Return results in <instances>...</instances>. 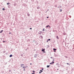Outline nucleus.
Masks as SVG:
<instances>
[{"instance_id": "f257e3e1", "label": "nucleus", "mask_w": 74, "mask_h": 74, "mask_svg": "<svg viewBox=\"0 0 74 74\" xmlns=\"http://www.w3.org/2000/svg\"><path fill=\"white\" fill-rule=\"evenodd\" d=\"M37 56V54H35L34 55V57L35 58H36Z\"/></svg>"}, {"instance_id": "f03ea898", "label": "nucleus", "mask_w": 74, "mask_h": 74, "mask_svg": "<svg viewBox=\"0 0 74 74\" xmlns=\"http://www.w3.org/2000/svg\"><path fill=\"white\" fill-rule=\"evenodd\" d=\"M12 56H12V55L11 54V55H10V56H9V57H10V58H11V57H12Z\"/></svg>"}, {"instance_id": "7ed1b4c3", "label": "nucleus", "mask_w": 74, "mask_h": 74, "mask_svg": "<svg viewBox=\"0 0 74 74\" xmlns=\"http://www.w3.org/2000/svg\"><path fill=\"white\" fill-rule=\"evenodd\" d=\"M41 33H42V32H39V34H41Z\"/></svg>"}, {"instance_id": "20e7f679", "label": "nucleus", "mask_w": 74, "mask_h": 74, "mask_svg": "<svg viewBox=\"0 0 74 74\" xmlns=\"http://www.w3.org/2000/svg\"><path fill=\"white\" fill-rule=\"evenodd\" d=\"M2 10H3V11H5V9L4 8H2Z\"/></svg>"}, {"instance_id": "39448f33", "label": "nucleus", "mask_w": 74, "mask_h": 74, "mask_svg": "<svg viewBox=\"0 0 74 74\" xmlns=\"http://www.w3.org/2000/svg\"><path fill=\"white\" fill-rule=\"evenodd\" d=\"M45 51V49H43L42 50V52H44Z\"/></svg>"}, {"instance_id": "423d86ee", "label": "nucleus", "mask_w": 74, "mask_h": 74, "mask_svg": "<svg viewBox=\"0 0 74 74\" xmlns=\"http://www.w3.org/2000/svg\"><path fill=\"white\" fill-rule=\"evenodd\" d=\"M10 4H11L10 3H7V5H10Z\"/></svg>"}, {"instance_id": "0eeeda50", "label": "nucleus", "mask_w": 74, "mask_h": 74, "mask_svg": "<svg viewBox=\"0 0 74 74\" xmlns=\"http://www.w3.org/2000/svg\"><path fill=\"white\" fill-rule=\"evenodd\" d=\"M4 31L3 30H1L0 32V34L1 33L3 32Z\"/></svg>"}, {"instance_id": "6e6552de", "label": "nucleus", "mask_w": 74, "mask_h": 74, "mask_svg": "<svg viewBox=\"0 0 74 74\" xmlns=\"http://www.w3.org/2000/svg\"><path fill=\"white\" fill-rule=\"evenodd\" d=\"M50 27V26H49V25H48L47 26H46V27H47H47Z\"/></svg>"}, {"instance_id": "1a4fd4ad", "label": "nucleus", "mask_w": 74, "mask_h": 74, "mask_svg": "<svg viewBox=\"0 0 74 74\" xmlns=\"http://www.w3.org/2000/svg\"><path fill=\"white\" fill-rule=\"evenodd\" d=\"M56 38L57 39H59V37H58V36H56Z\"/></svg>"}, {"instance_id": "9d476101", "label": "nucleus", "mask_w": 74, "mask_h": 74, "mask_svg": "<svg viewBox=\"0 0 74 74\" xmlns=\"http://www.w3.org/2000/svg\"><path fill=\"white\" fill-rule=\"evenodd\" d=\"M56 49H55V48H53V51H56Z\"/></svg>"}, {"instance_id": "9b49d317", "label": "nucleus", "mask_w": 74, "mask_h": 74, "mask_svg": "<svg viewBox=\"0 0 74 74\" xmlns=\"http://www.w3.org/2000/svg\"><path fill=\"white\" fill-rule=\"evenodd\" d=\"M50 66V65H47V68H48V67H49Z\"/></svg>"}, {"instance_id": "f8f14e48", "label": "nucleus", "mask_w": 74, "mask_h": 74, "mask_svg": "<svg viewBox=\"0 0 74 74\" xmlns=\"http://www.w3.org/2000/svg\"><path fill=\"white\" fill-rule=\"evenodd\" d=\"M22 66H24V64H21V67H22Z\"/></svg>"}, {"instance_id": "ddd939ff", "label": "nucleus", "mask_w": 74, "mask_h": 74, "mask_svg": "<svg viewBox=\"0 0 74 74\" xmlns=\"http://www.w3.org/2000/svg\"><path fill=\"white\" fill-rule=\"evenodd\" d=\"M27 16H30V14H29L27 13Z\"/></svg>"}, {"instance_id": "4468645a", "label": "nucleus", "mask_w": 74, "mask_h": 74, "mask_svg": "<svg viewBox=\"0 0 74 74\" xmlns=\"http://www.w3.org/2000/svg\"><path fill=\"white\" fill-rule=\"evenodd\" d=\"M45 29H44V28L43 29H42V32H44V31H45Z\"/></svg>"}, {"instance_id": "2eb2a0df", "label": "nucleus", "mask_w": 74, "mask_h": 74, "mask_svg": "<svg viewBox=\"0 0 74 74\" xmlns=\"http://www.w3.org/2000/svg\"><path fill=\"white\" fill-rule=\"evenodd\" d=\"M37 9H40V7H39V6H38L37 7Z\"/></svg>"}, {"instance_id": "dca6fc26", "label": "nucleus", "mask_w": 74, "mask_h": 74, "mask_svg": "<svg viewBox=\"0 0 74 74\" xmlns=\"http://www.w3.org/2000/svg\"><path fill=\"white\" fill-rule=\"evenodd\" d=\"M23 68H24V69H26V67H24V66H23Z\"/></svg>"}, {"instance_id": "f3484780", "label": "nucleus", "mask_w": 74, "mask_h": 74, "mask_svg": "<svg viewBox=\"0 0 74 74\" xmlns=\"http://www.w3.org/2000/svg\"><path fill=\"white\" fill-rule=\"evenodd\" d=\"M61 6H60V5H59V7H58V8H61Z\"/></svg>"}, {"instance_id": "a211bd4d", "label": "nucleus", "mask_w": 74, "mask_h": 74, "mask_svg": "<svg viewBox=\"0 0 74 74\" xmlns=\"http://www.w3.org/2000/svg\"><path fill=\"white\" fill-rule=\"evenodd\" d=\"M2 35H3V36H4V35H5V34H2Z\"/></svg>"}, {"instance_id": "6ab92c4d", "label": "nucleus", "mask_w": 74, "mask_h": 74, "mask_svg": "<svg viewBox=\"0 0 74 74\" xmlns=\"http://www.w3.org/2000/svg\"><path fill=\"white\" fill-rule=\"evenodd\" d=\"M50 64H53V63L52 62L50 63Z\"/></svg>"}, {"instance_id": "aec40b11", "label": "nucleus", "mask_w": 74, "mask_h": 74, "mask_svg": "<svg viewBox=\"0 0 74 74\" xmlns=\"http://www.w3.org/2000/svg\"><path fill=\"white\" fill-rule=\"evenodd\" d=\"M16 5V3H14V6H15V5Z\"/></svg>"}, {"instance_id": "412c9836", "label": "nucleus", "mask_w": 74, "mask_h": 74, "mask_svg": "<svg viewBox=\"0 0 74 74\" xmlns=\"http://www.w3.org/2000/svg\"><path fill=\"white\" fill-rule=\"evenodd\" d=\"M3 43H4V42H5V41H3Z\"/></svg>"}, {"instance_id": "4be33fe9", "label": "nucleus", "mask_w": 74, "mask_h": 74, "mask_svg": "<svg viewBox=\"0 0 74 74\" xmlns=\"http://www.w3.org/2000/svg\"><path fill=\"white\" fill-rule=\"evenodd\" d=\"M40 71H41V72H43V71H42L40 70Z\"/></svg>"}, {"instance_id": "5701e85b", "label": "nucleus", "mask_w": 74, "mask_h": 74, "mask_svg": "<svg viewBox=\"0 0 74 74\" xmlns=\"http://www.w3.org/2000/svg\"><path fill=\"white\" fill-rule=\"evenodd\" d=\"M62 10H60V12H62Z\"/></svg>"}, {"instance_id": "b1692460", "label": "nucleus", "mask_w": 74, "mask_h": 74, "mask_svg": "<svg viewBox=\"0 0 74 74\" xmlns=\"http://www.w3.org/2000/svg\"><path fill=\"white\" fill-rule=\"evenodd\" d=\"M57 66H58V65H59V64L58 63H57Z\"/></svg>"}, {"instance_id": "393cba45", "label": "nucleus", "mask_w": 74, "mask_h": 74, "mask_svg": "<svg viewBox=\"0 0 74 74\" xmlns=\"http://www.w3.org/2000/svg\"><path fill=\"white\" fill-rule=\"evenodd\" d=\"M42 70L43 71L44 70V68H42Z\"/></svg>"}, {"instance_id": "a878e982", "label": "nucleus", "mask_w": 74, "mask_h": 74, "mask_svg": "<svg viewBox=\"0 0 74 74\" xmlns=\"http://www.w3.org/2000/svg\"><path fill=\"white\" fill-rule=\"evenodd\" d=\"M48 41H50V40H51V39H48Z\"/></svg>"}, {"instance_id": "bb28decb", "label": "nucleus", "mask_w": 74, "mask_h": 74, "mask_svg": "<svg viewBox=\"0 0 74 74\" xmlns=\"http://www.w3.org/2000/svg\"><path fill=\"white\" fill-rule=\"evenodd\" d=\"M39 74L41 73V72H39Z\"/></svg>"}, {"instance_id": "cd10ccee", "label": "nucleus", "mask_w": 74, "mask_h": 74, "mask_svg": "<svg viewBox=\"0 0 74 74\" xmlns=\"http://www.w3.org/2000/svg\"><path fill=\"white\" fill-rule=\"evenodd\" d=\"M30 29H31V30H32V28H30Z\"/></svg>"}, {"instance_id": "c85d7f7f", "label": "nucleus", "mask_w": 74, "mask_h": 74, "mask_svg": "<svg viewBox=\"0 0 74 74\" xmlns=\"http://www.w3.org/2000/svg\"><path fill=\"white\" fill-rule=\"evenodd\" d=\"M11 34V33L10 32H9V34Z\"/></svg>"}, {"instance_id": "c756f323", "label": "nucleus", "mask_w": 74, "mask_h": 74, "mask_svg": "<svg viewBox=\"0 0 74 74\" xmlns=\"http://www.w3.org/2000/svg\"><path fill=\"white\" fill-rule=\"evenodd\" d=\"M33 72L34 73V72H35V71H33Z\"/></svg>"}, {"instance_id": "7c9ffc66", "label": "nucleus", "mask_w": 74, "mask_h": 74, "mask_svg": "<svg viewBox=\"0 0 74 74\" xmlns=\"http://www.w3.org/2000/svg\"><path fill=\"white\" fill-rule=\"evenodd\" d=\"M52 63H54V62L53 61L52 62Z\"/></svg>"}, {"instance_id": "2f4dec72", "label": "nucleus", "mask_w": 74, "mask_h": 74, "mask_svg": "<svg viewBox=\"0 0 74 74\" xmlns=\"http://www.w3.org/2000/svg\"><path fill=\"white\" fill-rule=\"evenodd\" d=\"M67 64H69V63H66Z\"/></svg>"}, {"instance_id": "473e14b6", "label": "nucleus", "mask_w": 74, "mask_h": 74, "mask_svg": "<svg viewBox=\"0 0 74 74\" xmlns=\"http://www.w3.org/2000/svg\"><path fill=\"white\" fill-rule=\"evenodd\" d=\"M23 71H25V69H24Z\"/></svg>"}, {"instance_id": "72a5a7b5", "label": "nucleus", "mask_w": 74, "mask_h": 74, "mask_svg": "<svg viewBox=\"0 0 74 74\" xmlns=\"http://www.w3.org/2000/svg\"><path fill=\"white\" fill-rule=\"evenodd\" d=\"M9 71H10H10H11V70H9Z\"/></svg>"}, {"instance_id": "f704fd0d", "label": "nucleus", "mask_w": 74, "mask_h": 74, "mask_svg": "<svg viewBox=\"0 0 74 74\" xmlns=\"http://www.w3.org/2000/svg\"><path fill=\"white\" fill-rule=\"evenodd\" d=\"M49 18V17H47V18Z\"/></svg>"}, {"instance_id": "c9c22d12", "label": "nucleus", "mask_w": 74, "mask_h": 74, "mask_svg": "<svg viewBox=\"0 0 74 74\" xmlns=\"http://www.w3.org/2000/svg\"><path fill=\"white\" fill-rule=\"evenodd\" d=\"M47 42H48V40H47Z\"/></svg>"}, {"instance_id": "e433bc0d", "label": "nucleus", "mask_w": 74, "mask_h": 74, "mask_svg": "<svg viewBox=\"0 0 74 74\" xmlns=\"http://www.w3.org/2000/svg\"><path fill=\"white\" fill-rule=\"evenodd\" d=\"M32 74H34V73H32Z\"/></svg>"}, {"instance_id": "4c0bfd02", "label": "nucleus", "mask_w": 74, "mask_h": 74, "mask_svg": "<svg viewBox=\"0 0 74 74\" xmlns=\"http://www.w3.org/2000/svg\"><path fill=\"white\" fill-rule=\"evenodd\" d=\"M50 58H51V59H52V57H51Z\"/></svg>"}, {"instance_id": "58836bf2", "label": "nucleus", "mask_w": 74, "mask_h": 74, "mask_svg": "<svg viewBox=\"0 0 74 74\" xmlns=\"http://www.w3.org/2000/svg\"><path fill=\"white\" fill-rule=\"evenodd\" d=\"M32 64V63H30V64L31 65V64Z\"/></svg>"}, {"instance_id": "ea45409f", "label": "nucleus", "mask_w": 74, "mask_h": 74, "mask_svg": "<svg viewBox=\"0 0 74 74\" xmlns=\"http://www.w3.org/2000/svg\"><path fill=\"white\" fill-rule=\"evenodd\" d=\"M54 52H56V51H54Z\"/></svg>"}, {"instance_id": "a19ab883", "label": "nucleus", "mask_w": 74, "mask_h": 74, "mask_svg": "<svg viewBox=\"0 0 74 74\" xmlns=\"http://www.w3.org/2000/svg\"><path fill=\"white\" fill-rule=\"evenodd\" d=\"M26 51H27V49H25Z\"/></svg>"}, {"instance_id": "79ce46f5", "label": "nucleus", "mask_w": 74, "mask_h": 74, "mask_svg": "<svg viewBox=\"0 0 74 74\" xmlns=\"http://www.w3.org/2000/svg\"><path fill=\"white\" fill-rule=\"evenodd\" d=\"M66 57V58H67V57Z\"/></svg>"}, {"instance_id": "37998d69", "label": "nucleus", "mask_w": 74, "mask_h": 74, "mask_svg": "<svg viewBox=\"0 0 74 74\" xmlns=\"http://www.w3.org/2000/svg\"><path fill=\"white\" fill-rule=\"evenodd\" d=\"M8 7H9V8H10V7H9V6H8Z\"/></svg>"}, {"instance_id": "c03bdc74", "label": "nucleus", "mask_w": 74, "mask_h": 74, "mask_svg": "<svg viewBox=\"0 0 74 74\" xmlns=\"http://www.w3.org/2000/svg\"><path fill=\"white\" fill-rule=\"evenodd\" d=\"M53 61H54V59L53 60Z\"/></svg>"}, {"instance_id": "a18cd8bd", "label": "nucleus", "mask_w": 74, "mask_h": 74, "mask_svg": "<svg viewBox=\"0 0 74 74\" xmlns=\"http://www.w3.org/2000/svg\"><path fill=\"white\" fill-rule=\"evenodd\" d=\"M59 70V69H57V70Z\"/></svg>"}, {"instance_id": "49530a36", "label": "nucleus", "mask_w": 74, "mask_h": 74, "mask_svg": "<svg viewBox=\"0 0 74 74\" xmlns=\"http://www.w3.org/2000/svg\"><path fill=\"white\" fill-rule=\"evenodd\" d=\"M14 71H15V70H14Z\"/></svg>"}, {"instance_id": "de8ad7c7", "label": "nucleus", "mask_w": 74, "mask_h": 74, "mask_svg": "<svg viewBox=\"0 0 74 74\" xmlns=\"http://www.w3.org/2000/svg\"><path fill=\"white\" fill-rule=\"evenodd\" d=\"M45 53V52H44Z\"/></svg>"}]
</instances>
